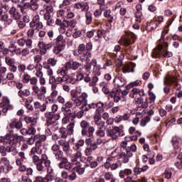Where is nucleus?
<instances>
[{
  "label": "nucleus",
  "instance_id": "nucleus-1",
  "mask_svg": "<svg viewBox=\"0 0 182 182\" xmlns=\"http://www.w3.org/2000/svg\"><path fill=\"white\" fill-rule=\"evenodd\" d=\"M71 99L75 105V107H79L81 105L82 110L85 112H89L90 108L87 105V97L89 95L86 92L81 93L77 90H72L70 92Z\"/></svg>",
  "mask_w": 182,
  "mask_h": 182
},
{
  "label": "nucleus",
  "instance_id": "nucleus-2",
  "mask_svg": "<svg viewBox=\"0 0 182 182\" xmlns=\"http://www.w3.org/2000/svg\"><path fill=\"white\" fill-rule=\"evenodd\" d=\"M31 159L37 171L43 173L50 167V161L46 154H42L41 158L34 155L31 156Z\"/></svg>",
  "mask_w": 182,
  "mask_h": 182
},
{
  "label": "nucleus",
  "instance_id": "nucleus-3",
  "mask_svg": "<svg viewBox=\"0 0 182 182\" xmlns=\"http://www.w3.org/2000/svg\"><path fill=\"white\" fill-rule=\"evenodd\" d=\"M134 41H136V34L132 32L127 33V37L123 40V43L125 46V53L127 55H134V50L130 47L132 43H134Z\"/></svg>",
  "mask_w": 182,
  "mask_h": 182
},
{
  "label": "nucleus",
  "instance_id": "nucleus-4",
  "mask_svg": "<svg viewBox=\"0 0 182 182\" xmlns=\"http://www.w3.org/2000/svg\"><path fill=\"white\" fill-rule=\"evenodd\" d=\"M44 116L46 119V124L48 126V127L54 126L56 122L60 119V115L58 113H55L53 112H46L44 114Z\"/></svg>",
  "mask_w": 182,
  "mask_h": 182
},
{
  "label": "nucleus",
  "instance_id": "nucleus-5",
  "mask_svg": "<svg viewBox=\"0 0 182 182\" xmlns=\"http://www.w3.org/2000/svg\"><path fill=\"white\" fill-rule=\"evenodd\" d=\"M55 46L54 47L53 52L55 55H59L62 50H65V48H66V41L63 38V36L59 35L55 38Z\"/></svg>",
  "mask_w": 182,
  "mask_h": 182
},
{
  "label": "nucleus",
  "instance_id": "nucleus-6",
  "mask_svg": "<svg viewBox=\"0 0 182 182\" xmlns=\"http://www.w3.org/2000/svg\"><path fill=\"white\" fill-rule=\"evenodd\" d=\"M107 137H110L112 140H117L119 137L124 135L123 129H120L119 127H114L113 129H108L106 130Z\"/></svg>",
  "mask_w": 182,
  "mask_h": 182
},
{
  "label": "nucleus",
  "instance_id": "nucleus-7",
  "mask_svg": "<svg viewBox=\"0 0 182 182\" xmlns=\"http://www.w3.org/2000/svg\"><path fill=\"white\" fill-rule=\"evenodd\" d=\"M168 33V31H162L161 38L159 41V44L158 45V50L159 51H155L153 53L152 56L153 58H159L160 55V52L161 51V49H163V47L164 46L165 48H168V43L166 42V40H164V37Z\"/></svg>",
  "mask_w": 182,
  "mask_h": 182
},
{
  "label": "nucleus",
  "instance_id": "nucleus-8",
  "mask_svg": "<svg viewBox=\"0 0 182 182\" xmlns=\"http://www.w3.org/2000/svg\"><path fill=\"white\" fill-rule=\"evenodd\" d=\"M23 139V136L18 135L16 133L11 132L10 134H8V143L7 144L12 145V146H18L21 141H22V139Z\"/></svg>",
  "mask_w": 182,
  "mask_h": 182
},
{
  "label": "nucleus",
  "instance_id": "nucleus-9",
  "mask_svg": "<svg viewBox=\"0 0 182 182\" xmlns=\"http://www.w3.org/2000/svg\"><path fill=\"white\" fill-rule=\"evenodd\" d=\"M30 28L32 29H36L38 31V29H42L43 28V23L42 21H41V16H39L38 14L36 15L32 21L29 23Z\"/></svg>",
  "mask_w": 182,
  "mask_h": 182
},
{
  "label": "nucleus",
  "instance_id": "nucleus-10",
  "mask_svg": "<svg viewBox=\"0 0 182 182\" xmlns=\"http://www.w3.org/2000/svg\"><path fill=\"white\" fill-rule=\"evenodd\" d=\"M109 97L111 99H113L114 103H119L120 100L123 102V98L122 97V90L120 88L113 89L109 93Z\"/></svg>",
  "mask_w": 182,
  "mask_h": 182
},
{
  "label": "nucleus",
  "instance_id": "nucleus-11",
  "mask_svg": "<svg viewBox=\"0 0 182 182\" xmlns=\"http://www.w3.org/2000/svg\"><path fill=\"white\" fill-rule=\"evenodd\" d=\"M59 168H65V170H71L73 168V163L69 161L68 158L63 156L60 159V163H58Z\"/></svg>",
  "mask_w": 182,
  "mask_h": 182
},
{
  "label": "nucleus",
  "instance_id": "nucleus-12",
  "mask_svg": "<svg viewBox=\"0 0 182 182\" xmlns=\"http://www.w3.org/2000/svg\"><path fill=\"white\" fill-rule=\"evenodd\" d=\"M6 151L7 153H16V145H10L7 147H5L4 145H0V153L3 157L6 156Z\"/></svg>",
  "mask_w": 182,
  "mask_h": 182
},
{
  "label": "nucleus",
  "instance_id": "nucleus-13",
  "mask_svg": "<svg viewBox=\"0 0 182 182\" xmlns=\"http://www.w3.org/2000/svg\"><path fill=\"white\" fill-rule=\"evenodd\" d=\"M62 112L68 122H73L76 119V111L73 112L70 109L62 108Z\"/></svg>",
  "mask_w": 182,
  "mask_h": 182
},
{
  "label": "nucleus",
  "instance_id": "nucleus-14",
  "mask_svg": "<svg viewBox=\"0 0 182 182\" xmlns=\"http://www.w3.org/2000/svg\"><path fill=\"white\" fill-rule=\"evenodd\" d=\"M53 45L50 43H46L43 41L38 42V48L41 49V55H46V53L49 49H51Z\"/></svg>",
  "mask_w": 182,
  "mask_h": 182
},
{
  "label": "nucleus",
  "instance_id": "nucleus-15",
  "mask_svg": "<svg viewBox=\"0 0 182 182\" xmlns=\"http://www.w3.org/2000/svg\"><path fill=\"white\" fill-rule=\"evenodd\" d=\"M65 65L69 70H77L79 67L82 65V63L73 60H70L65 63Z\"/></svg>",
  "mask_w": 182,
  "mask_h": 182
},
{
  "label": "nucleus",
  "instance_id": "nucleus-16",
  "mask_svg": "<svg viewBox=\"0 0 182 182\" xmlns=\"http://www.w3.org/2000/svg\"><path fill=\"white\" fill-rule=\"evenodd\" d=\"M49 82L51 85V89H56L58 85L63 83L62 77H55V76H51Z\"/></svg>",
  "mask_w": 182,
  "mask_h": 182
},
{
  "label": "nucleus",
  "instance_id": "nucleus-17",
  "mask_svg": "<svg viewBox=\"0 0 182 182\" xmlns=\"http://www.w3.org/2000/svg\"><path fill=\"white\" fill-rule=\"evenodd\" d=\"M9 14L11 16V18L14 19V21H19V19H21V12H19V10L16 9V7H11Z\"/></svg>",
  "mask_w": 182,
  "mask_h": 182
},
{
  "label": "nucleus",
  "instance_id": "nucleus-18",
  "mask_svg": "<svg viewBox=\"0 0 182 182\" xmlns=\"http://www.w3.org/2000/svg\"><path fill=\"white\" fill-rule=\"evenodd\" d=\"M103 15H104L105 18H106V19H107V21L109 23H112L113 22V21H114L116 19V14H114L113 11H112V10H110V9L105 10L104 11Z\"/></svg>",
  "mask_w": 182,
  "mask_h": 182
},
{
  "label": "nucleus",
  "instance_id": "nucleus-19",
  "mask_svg": "<svg viewBox=\"0 0 182 182\" xmlns=\"http://www.w3.org/2000/svg\"><path fill=\"white\" fill-rule=\"evenodd\" d=\"M23 126L22 122L18 121L16 119H12L11 122L9 124V127L12 130H21Z\"/></svg>",
  "mask_w": 182,
  "mask_h": 182
},
{
  "label": "nucleus",
  "instance_id": "nucleus-20",
  "mask_svg": "<svg viewBox=\"0 0 182 182\" xmlns=\"http://www.w3.org/2000/svg\"><path fill=\"white\" fill-rule=\"evenodd\" d=\"M78 58L81 62H90V58H92V53L84 51L78 53Z\"/></svg>",
  "mask_w": 182,
  "mask_h": 182
},
{
  "label": "nucleus",
  "instance_id": "nucleus-21",
  "mask_svg": "<svg viewBox=\"0 0 182 182\" xmlns=\"http://www.w3.org/2000/svg\"><path fill=\"white\" fill-rule=\"evenodd\" d=\"M126 83V80L122 76L115 77L114 79V85L116 87H123Z\"/></svg>",
  "mask_w": 182,
  "mask_h": 182
},
{
  "label": "nucleus",
  "instance_id": "nucleus-22",
  "mask_svg": "<svg viewBox=\"0 0 182 182\" xmlns=\"http://www.w3.org/2000/svg\"><path fill=\"white\" fill-rule=\"evenodd\" d=\"M134 68H136V64L134 63H130L129 64H126L122 68L123 73H134Z\"/></svg>",
  "mask_w": 182,
  "mask_h": 182
},
{
  "label": "nucleus",
  "instance_id": "nucleus-23",
  "mask_svg": "<svg viewBox=\"0 0 182 182\" xmlns=\"http://www.w3.org/2000/svg\"><path fill=\"white\" fill-rule=\"evenodd\" d=\"M132 156H133L132 153L127 152V151H126V153L122 152V154H120L119 159L121 160L122 163L126 164V163H129V159Z\"/></svg>",
  "mask_w": 182,
  "mask_h": 182
},
{
  "label": "nucleus",
  "instance_id": "nucleus-24",
  "mask_svg": "<svg viewBox=\"0 0 182 182\" xmlns=\"http://www.w3.org/2000/svg\"><path fill=\"white\" fill-rule=\"evenodd\" d=\"M0 107H3L1 109L3 113H6L8 110H12V109H14L12 105H9V100H6V101L1 102Z\"/></svg>",
  "mask_w": 182,
  "mask_h": 182
},
{
  "label": "nucleus",
  "instance_id": "nucleus-25",
  "mask_svg": "<svg viewBox=\"0 0 182 182\" xmlns=\"http://www.w3.org/2000/svg\"><path fill=\"white\" fill-rule=\"evenodd\" d=\"M80 126L82 129V130H81L82 136H86V134H87L86 130H87V128H89L90 127V123H89L86 120H82L80 122Z\"/></svg>",
  "mask_w": 182,
  "mask_h": 182
},
{
  "label": "nucleus",
  "instance_id": "nucleus-26",
  "mask_svg": "<svg viewBox=\"0 0 182 182\" xmlns=\"http://www.w3.org/2000/svg\"><path fill=\"white\" fill-rule=\"evenodd\" d=\"M31 95V91L28 89L19 90L18 92V96L21 97L23 102H25V97H29Z\"/></svg>",
  "mask_w": 182,
  "mask_h": 182
},
{
  "label": "nucleus",
  "instance_id": "nucleus-27",
  "mask_svg": "<svg viewBox=\"0 0 182 182\" xmlns=\"http://www.w3.org/2000/svg\"><path fill=\"white\" fill-rule=\"evenodd\" d=\"M25 6L31 8L32 11H36L39 8V4H38V0H31L30 2L25 4Z\"/></svg>",
  "mask_w": 182,
  "mask_h": 182
},
{
  "label": "nucleus",
  "instance_id": "nucleus-28",
  "mask_svg": "<svg viewBox=\"0 0 182 182\" xmlns=\"http://www.w3.org/2000/svg\"><path fill=\"white\" fill-rule=\"evenodd\" d=\"M76 23H77V21L75 19L70 21L64 20L63 21V26H65V28H75Z\"/></svg>",
  "mask_w": 182,
  "mask_h": 182
},
{
  "label": "nucleus",
  "instance_id": "nucleus-29",
  "mask_svg": "<svg viewBox=\"0 0 182 182\" xmlns=\"http://www.w3.org/2000/svg\"><path fill=\"white\" fill-rule=\"evenodd\" d=\"M18 154L20 158L16 159V166H21V163L26 161V156H25V152H18Z\"/></svg>",
  "mask_w": 182,
  "mask_h": 182
},
{
  "label": "nucleus",
  "instance_id": "nucleus-30",
  "mask_svg": "<svg viewBox=\"0 0 182 182\" xmlns=\"http://www.w3.org/2000/svg\"><path fill=\"white\" fill-rule=\"evenodd\" d=\"M172 143L174 149H180L181 147V138L177 136L173 137Z\"/></svg>",
  "mask_w": 182,
  "mask_h": 182
},
{
  "label": "nucleus",
  "instance_id": "nucleus-31",
  "mask_svg": "<svg viewBox=\"0 0 182 182\" xmlns=\"http://www.w3.org/2000/svg\"><path fill=\"white\" fill-rule=\"evenodd\" d=\"M24 122L27 124H31V126H35V124H36V118H35V117L26 116L24 117Z\"/></svg>",
  "mask_w": 182,
  "mask_h": 182
},
{
  "label": "nucleus",
  "instance_id": "nucleus-32",
  "mask_svg": "<svg viewBox=\"0 0 182 182\" xmlns=\"http://www.w3.org/2000/svg\"><path fill=\"white\" fill-rule=\"evenodd\" d=\"M36 95L39 100H43L45 99V95H46V87L41 86L40 92Z\"/></svg>",
  "mask_w": 182,
  "mask_h": 182
},
{
  "label": "nucleus",
  "instance_id": "nucleus-33",
  "mask_svg": "<svg viewBox=\"0 0 182 182\" xmlns=\"http://www.w3.org/2000/svg\"><path fill=\"white\" fill-rule=\"evenodd\" d=\"M44 19L46 21V25L48 26H51L53 23H55V21L52 19L50 14L49 13H45L44 14Z\"/></svg>",
  "mask_w": 182,
  "mask_h": 182
},
{
  "label": "nucleus",
  "instance_id": "nucleus-34",
  "mask_svg": "<svg viewBox=\"0 0 182 182\" xmlns=\"http://www.w3.org/2000/svg\"><path fill=\"white\" fill-rule=\"evenodd\" d=\"M60 134L59 137L60 139H66L68 137V135H69V132H68V129L65 127H61L58 130Z\"/></svg>",
  "mask_w": 182,
  "mask_h": 182
},
{
  "label": "nucleus",
  "instance_id": "nucleus-35",
  "mask_svg": "<svg viewBox=\"0 0 182 182\" xmlns=\"http://www.w3.org/2000/svg\"><path fill=\"white\" fill-rule=\"evenodd\" d=\"M157 21H151L146 25V30L150 32L151 31H154L158 26Z\"/></svg>",
  "mask_w": 182,
  "mask_h": 182
},
{
  "label": "nucleus",
  "instance_id": "nucleus-36",
  "mask_svg": "<svg viewBox=\"0 0 182 182\" xmlns=\"http://www.w3.org/2000/svg\"><path fill=\"white\" fill-rule=\"evenodd\" d=\"M74 129H75V122H70L66 128L69 136L73 134Z\"/></svg>",
  "mask_w": 182,
  "mask_h": 182
},
{
  "label": "nucleus",
  "instance_id": "nucleus-37",
  "mask_svg": "<svg viewBox=\"0 0 182 182\" xmlns=\"http://www.w3.org/2000/svg\"><path fill=\"white\" fill-rule=\"evenodd\" d=\"M86 133L85 136H87V137H94L93 134L95 133V127L90 126V127L86 129Z\"/></svg>",
  "mask_w": 182,
  "mask_h": 182
},
{
  "label": "nucleus",
  "instance_id": "nucleus-38",
  "mask_svg": "<svg viewBox=\"0 0 182 182\" xmlns=\"http://www.w3.org/2000/svg\"><path fill=\"white\" fill-rule=\"evenodd\" d=\"M86 24L90 25L93 18L92 17V13L90 11H86L85 13Z\"/></svg>",
  "mask_w": 182,
  "mask_h": 182
},
{
  "label": "nucleus",
  "instance_id": "nucleus-39",
  "mask_svg": "<svg viewBox=\"0 0 182 182\" xmlns=\"http://www.w3.org/2000/svg\"><path fill=\"white\" fill-rule=\"evenodd\" d=\"M46 64L48 66H55L56 65V60L55 58H50L48 59L47 61H45L43 63V65H45Z\"/></svg>",
  "mask_w": 182,
  "mask_h": 182
},
{
  "label": "nucleus",
  "instance_id": "nucleus-40",
  "mask_svg": "<svg viewBox=\"0 0 182 182\" xmlns=\"http://www.w3.org/2000/svg\"><path fill=\"white\" fill-rule=\"evenodd\" d=\"M27 134L28 136H35V134H36V129L32 125L28 126L27 129Z\"/></svg>",
  "mask_w": 182,
  "mask_h": 182
},
{
  "label": "nucleus",
  "instance_id": "nucleus-41",
  "mask_svg": "<svg viewBox=\"0 0 182 182\" xmlns=\"http://www.w3.org/2000/svg\"><path fill=\"white\" fill-rule=\"evenodd\" d=\"M68 70H69V69H68V68H66V64H65L64 67H63L58 70V75H60L61 76H65V75H68Z\"/></svg>",
  "mask_w": 182,
  "mask_h": 182
},
{
  "label": "nucleus",
  "instance_id": "nucleus-42",
  "mask_svg": "<svg viewBox=\"0 0 182 182\" xmlns=\"http://www.w3.org/2000/svg\"><path fill=\"white\" fill-rule=\"evenodd\" d=\"M53 155L55 156V160H58V161L62 160V158L64 157L63 156V151L62 150L54 153Z\"/></svg>",
  "mask_w": 182,
  "mask_h": 182
},
{
  "label": "nucleus",
  "instance_id": "nucleus-43",
  "mask_svg": "<svg viewBox=\"0 0 182 182\" xmlns=\"http://www.w3.org/2000/svg\"><path fill=\"white\" fill-rule=\"evenodd\" d=\"M5 62L8 66H11L12 65H15V58H12L11 57H6L5 58Z\"/></svg>",
  "mask_w": 182,
  "mask_h": 182
},
{
  "label": "nucleus",
  "instance_id": "nucleus-44",
  "mask_svg": "<svg viewBox=\"0 0 182 182\" xmlns=\"http://www.w3.org/2000/svg\"><path fill=\"white\" fill-rule=\"evenodd\" d=\"M139 93H140V90L137 88H133L131 90V93L129 94V97L134 99V97L136 96V95H139Z\"/></svg>",
  "mask_w": 182,
  "mask_h": 182
},
{
  "label": "nucleus",
  "instance_id": "nucleus-45",
  "mask_svg": "<svg viewBox=\"0 0 182 182\" xmlns=\"http://www.w3.org/2000/svg\"><path fill=\"white\" fill-rule=\"evenodd\" d=\"M163 48H165V49L164 50V52H162L163 56L164 58H171V56H173V53H171V51L167 50V48L168 47L164 46Z\"/></svg>",
  "mask_w": 182,
  "mask_h": 182
},
{
  "label": "nucleus",
  "instance_id": "nucleus-46",
  "mask_svg": "<svg viewBox=\"0 0 182 182\" xmlns=\"http://www.w3.org/2000/svg\"><path fill=\"white\" fill-rule=\"evenodd\" d=\"M43 68L47 70V75L50 76V77L52 76V75H53V70L50 68V65L44 64V65H43Z\"/></svg>",
  "mask_w": 182,
  "mask_h": 182
},
{
  "label": "nucleus",
  "instance_id": "nucleus-47",
  "mask_svg": "<svg viewBox=\"0 0 182 182\" xmlns=\"http://www.w3.org/2000/svg\"><path fill=\"white\" fill-rule=\"evenodd\" d=\"M83 33H86V30L77 31L73 33V36L76 39L77 38H80Z\"/></svg>",
  "mask_w": 182,
  "mask_h": 182
},
{
  "label": "nucleus",
  "instance_id": "nucleus-48",
  "mask_svg": "<svg viewBox=\"0 0 182 182\" xmlns=\"http://www.w3.org/2000/svg\"><path fill=\"white\" fill-rule=\"evenodd\" d=\"M136 150H137V146L136 144H132L127 148V152L132 153V154L133 153H135Z\"/></svg>",
  "mask_w": 182,
  "mask_h": 182
},
{
  "label": "nucleus",
  "instance_id": "nucleus-49",
  "mask_svg": "<svg viewBox=\"0 0 182 182\" xmlns=\"http://www.w3.org/2000/svg\"><path fill=\"white\" fill-rule=\"evenodd\" d=\"M103 106H105V104H103V102H98L95 104V108L97 107L96 112L103 113Z\"/></svg>",
  "mask_w": 182,
  "mask_h": 182
},
{
  "label": "nucleus",
  "instance_id": "nucleus-50",
  "mask_svg": "<svg viewBox=\"0 0 182 182\" xmlns=\"http://www.w3.org/2000/svg\"><path fill=\"white\" fill-rule=\"evenodd\" d=\"M0 164H4L6 167H9V159L6 157H2L0 159Z\"/></svg>",
  "mask_w": 182,
  "mask_h": 182
},
{
  "label": "nucleus",
  "instance_id": "nucleus-51",
  "mask_svg": "<svg viewBox=\"0 0 182 182\" xmlns=\"http://www.w3.org/2000/svg\"><path fill=\"white\" fill-rule=\"evenodd\" d=\"M85 145V140L80 139L77 144H75V146L74 147L75 150H79L80 147Z\"/></svg>",
  "mask_w": 182,
  "mask_h": 182
},
{
  "label": "nucleus",
  "instance_id": "nucleus-52",
  "mask_svg": "<svg viewBox=\"0 0 182 182\" xmlns=\"http://www.w3.org/2000/svg\"><path fill=\"white\" fill-rule=\"evenodd\" d=\"M95 134L97 136V137H105V136H106V132L105 130H103V129H101L97 130Z\"/></svg>",
  "mask_w": 182,
  "mask_h": 182
},
{
  "label": "nucleus",
  "instance_id": "nucleus-53",
  "mask_svg": "<svg viewBox=\"0 0 182 182\" xmlns=\"http://www.w3.org/2000/svg\"><path fill=\"white\" fill-rule=\"evenodd\" d=\"M63 151L66 153V154H69L70 153V145L69 142L63 146Z\"/></svg>",
  "mask_w": 182,
  "mask_h": 182
},
{
  "label": "nucleus",
  "instance_id": "nucleus-54",
  "mask_svg": "<svg viewBox=\"0 0 182 182\" xmlns=\"http://www.w3.org/2000/svg\"><path fill=\"white\" fill-rule=\"evenodd\" d=\"M17 69L18 72H20L21 75H22V73H25V70H26V65L24 64H20L18 65Z\"/></svg>",
  "mask_w": 182,
  "mask_h": 182
},
{
  "label": "nucleus",
  "instance_id": "nucleus-55",
  "mask_svg": "<svg viewBox=\"0 0 182 182\" xmlns=\"http://www.w3.org/2000/svg\"><path fill=\"white\" fill-rule=\"evenodd\" d=\"M51 151H53V154L57 153L58 151H60V146L57 144H53L51 147Z\"/></svg>",
  "mask_w": 182,
  "mask_h": 182
},
{
  "label": "nucleus",
  "instance_id": "nucleus-56",
  "mask_svg": "<svg viewBox=\"0 0 182 182\" xmlns=\"http://www.w3.org/2000/svg\"><path fill=\"white\" fill-rule=\"evenodd\" d=\"M95 124L97 126L98 129H101L105 127V121H98V122H95Z\"/></svg>",
  "mask_w": 182,
  "mask_h": 182
},
{
  "label": "nucleus",
  "instance_id": "nucleus-57",
  "mask_svg": "<svg viewBox=\"0 0 182 182\" xmlns=\"http://www.w3.org/2000/svg\"><path fill=\"white\" fill-rule=\"evenodd\" d=\"M102 112H97L94 117V123H96V122H101L102 121V115L100 114Z\"/></svg>",
  "mask_w": 182,
  "mask_h": 182
},
{
  "label": "nucleus",
  "instance_id": "nucleus-58",
  "mask_svg": "<svg viewBox=\"0 0 182 182\" xmlns=\"http://www.w3.org/2000/svg\"><path fill=\"white\" fill-rule=\"evenodd\" d=\"M31 80V75L29 74H24L23 75V83H29V81Z\"/></svg>",
  "mask_w": 182,
  "mask_h": 182
},
{
  "label": "nucleus",
  "instance_id": "nucleus-59",
  "mask_svg": "<svg viewBox=\"0 0 182 182\" xmlns=\"http://www.w3.org/2000/svg\"><path fill=\"white\" fill-rule=\"evenodd\" d=\"M75 178H77V175H76V172L74 171L71 174L68 175V180H70V181H75Z\"/></svg>",
  "mask_w": 182,
  "mask_h": 182
},
{
  "label": "nucleus",
  "instance_id": "nucleus-60",
  "mask_svg": "<svg viewBox=\"0 0 182 182\" xmlns=\"http://www.w3.org/2000/svg\"><path fill=\"white\" fill-rule=\"evenodd\" d=\"M38 136L36 135L33 137H31L27 140V144H29L30 146H32V144H33V143H35V140H36V139H38Z\"/></svg>",
  "mask_w": 182,
  "mask_h": 182
},
{
  "label": "nucleus",
  "instance_id": "nucleus-61",
  "mask_svg": "<svg viewBox=\"0 0 182 182\" xmlns=\"http://www.w3.org/2000/svg\"><path fill=\"white\" fill-rule=\"evenodd\" d=\"M78 54L79 53H82L83 52H86V46H85V44L81 43L78 46Z\"/></svg>",
  "mask_w": 182,
  "mask_h": 182
},
{
  "label": "nucleus",
  "instance_id": "nucleus-62",
  "mask_svg": "<svg viewBox=\"0 0 182 182\" xmlns=\"http://www.w3.org/2000/svg\"><path fill=\"white\" fill-rule=\"evenodd\" d=\"M97 82H99V77H97V76L92 77V82H90V86H96Z\"/></svg>",
  "mask_w": 182,
  "mask_h": 182
},
{
  "label": "nucleus",
  "instance_id": "nucleus-63",
  "mask_svg": "<svg viewBox=\"0 0 182 182\" xmlns=\"http://www.w3.org/2000/svg\"><path fill=\"white\" fill-rule=\"evenodd\" d=\"M31 89L33 90V93H34L35 95H38L39 92H41V87L39 88V87L37 86V85H33L31 87Z\"/></svg>",
  "mask_w": 182,
  "mask_h": 182
},
{
  "label": "nucleus",
  "instance_id": "nucleus-64",
  "mask_svg": "<svg viewBox=\"0 0 182 182\" xmlns=\"http://www.w3.org/2000/svg\"><path fill=\"white\" fill-rule=\"evenodd\" d=\"M0 143H4V144H8V134L4 136H0Z\"/></svg>",
  "mask_w": 182,
  "mask_h": 182
}]
</instances>
